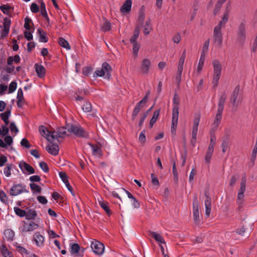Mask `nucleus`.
Here are the masks:
<instances>
[{
  "label": "nucleus",
  "mask_w": 257,
  "mask_h": 257,
  "mask_svg": "<svg viewBox=\"0 0 257 257\" xmlns=\"http://www.w3.org/2000/svg\"><path fill=\"white\" fill-rule=\"evenodd\" d=\"M57 134L55 135V131H53V133L51 135V138L56 139L59 143L61 141L59 140V138H64L66 136H68L69 134H67L66 130L69 133H71L76 136L87 139L89 138V134L80 125H74L73 124L68 123L65 126H60L57 128Z\"/></svg>",
  "instance_id": "f257e3e1"
},
{
  "label": "nucleus",
  "mask_w": 257,
  "mask_h": 257,
  "mask_svg": "<svg viewBox=\"0 0 257 257\" xmlns=\"http://www.w3.org/2000/svg\"><path fill=\"white\" fill-rule=\"evenodd\" d=\"M226 95L224 92L222 95H221L219 100L217 112L214 121V127L215 129H217V128L218 127L219 124L221 119L222 113L224 109V105L226 101Z\"/></svg>",
  "instance_id": "f03ea898"
},
{
  "label": "nucleus",
  "mask_w": 257,
  "mask_h": 257,
  "mask_svg": "<svg viewBox=\"0 0 257 257\" xmlns=\"http://www.w3.org/2000/svg\"><path fill=\"white\" fill-rule=\"evenodd\" d=\"M23 192H28L26 189V186L22 184L14 185L10 190V194L12 196H16Z\"/></svg>",
  "instance_id": "7ed1b4c3"
},
{
  "label": "nucleus",
  "mask_w": 257,
  "mask_h": 257,
  "mask_svg": "<svg viewBox=\"0 0 257 257\" xmlns=\"http://www.w3.org/2000/svg\"><path fill=\"white\" fill-rule=\"evenodd\" d=\"M91 247L94 253L97 255H101L104 250V244L96 240L92 241Z\"/></svg>",
  "instance_id": "20e7f679"
},
{
  "label": "nucleus",
  "mask_w": 257,
  "mask_h": 257,
  "mask_svg": "<svg viewBox=\"0 0 257 257\" xmlns=\"http://www.w3.org/2000/svg\"><path fill=\"white\" fill-rule=\"evenodd\" d=\"M38 227V224L33 221H24L23 225L21 228V231L22 232L32 231L37 229Z\"/></svg>",
  "instance_id": "39448f33"
},
{
  "label": "nucleus",
  "mask_w": 257,
  "mask_h": 257,
  "mask_svg": "<svg viewBox=\"0 0 257 257\" xmlns=\"http://www.w3.org/2000/svg\"><path fill=\"white\" fill-rule=\"evenodd\" d=\"M39 131L42 136L44 137L48 141L52 143L53 139L51 138V135L53 133V131H49L46 127L44 125H40Z\"/></svg>",
  "instance_id": "423d86ee"
},
{
  "label": "nucleus",
  "mask_w": 257,
  "mask_h": 257,
  "mask_svg": "<svg viewBox=\"0 0 257 257\" xmlns=\"http://www.w3.org/2000/svg\"><path fill=\"white\" fill-rule=\"evenodd\" d=\"M245 31V24L242 22L239 24L237 31L238 40L241 44L243 43L246 38Z\"/></svg>",
  "instance_id": "0eeeda50"
},
{
  "label": "nucleus",
  "mask_w": 257,
  "mask_h": 257,
  "mask_svg": "<svg viewBox=\"0 0 257 257\" xmlns=\"http://www.w3.org/2000/svg\"><path fill=\"white\" fill-rule=\"evenodd\" d=\"M33 241L38 247H42L44 246L45 238L39 232H36L34 234Z\"/></svg>",
  "instance_id": "6e6552de"
},
{
  "label": "nucleus",
  "mask_w": 257,
  "mask_h": 257,
  "mask_svg": "<svg viewBox=\"0 0 257 257\" xmlns=\"http://www.w3.org/2000/svg\"><path fill=\"white\" fill-rule=\"evenodd\" d=\"M222 34L221 31L214 30L213 31V40L217 46L220 48L222 45Z\"/></svg>",
  "instance_id": "1a4fd4ad"
},
{
  "label": "nucleus",
  "mask_w": 257,
  "mask_h": 257,
  "mask_svg": "<svg viewBox=\"0 0 257 257\" xmlns=\"http://www.w3.org/2000/svg\"><path fill=\"white\" fill-rule=\"evenodd\" d=\"M60 177L61 178L62 181L65 184L68 190L73 195H74L73 193V188L70 185L68 180V176L65 172H60L59 173Z\"/></svg>",
  "instance_id": "9d476101"
},
{
  "label": "nucleus",
  "mask_w": 257,
  "mask_h": 257,
  "mask_svg": "<svg viewBox=\"0 0 257 257\" xmlns=\"http://www.w3.org/2000/svg\"><path fill=\"white\" fill-rule=\"evenodd\" d=\"M176 110L174 113H172V124H171V133L175 135L176 128L177 127L179 114L176 113Z\"/></svg>",
  "instance_id": "9b49d317"
},
{
  "label": "nucleus",
  "mask_w": 257,
  "mask_h": 257,
  "mask_svg": "<svg viewBox=\"0 0 257 257\" xmlns=\"http://www.w3.org/2000/svg\"><path fill=\"white\" fill-rule=\"evenodd\" d=\"M151 66V62L148 59H144L142 62L140 69L143 74L148 73Z\"/></svg>",
  "instance_id": "f8f14e48"
},
{
  "label": "nucleus",
  "mask_w": 257,
  "mask_h": 257,
  "mask_svg": "<svg viewBox=\"0 0 257 257\" xmlns=\"http://www.w3.org/2000/svg\"><path fill=\"white\" fill-rule=\"evenodd\" d=\"M47 151L52 155L56 156L59 153V146L57 144L52 143V145H48L46 147Z\"/></svg>",
  "instance_id": "ddd939ff"
},
{
  "label": "nucleus",
  "mask_w": 257,
  "mask_h": 257,
  "mask_svg": "<svg viewBox=\"0 0 257 257\" xmlns=\"http://www.w3.org/2000/svg\"><path fill=\"white\" fill-rule=\"evenodd\" d=\"M132 4V0H126L120 7V12L122 13H129L131 11Z\"/></svg>",
  "instance_id": "4468645a"
},
{
  "label": "nucleus",
  "mask_w": 257,
  "mask_h": 257,
  "mask_svg": "<svg viewBox=\"0 0 257 257\" xmlns=\"http://www.w3.org/2000/svg\"><path fill=\"white\" fill-rule=\"evenodd\" d=\"M19 166L22 170L23 169V168H24V170L30 174L35 173V169L31 165L25 162H20Z\"/></svg>",
  "instance_id": "2eb2a0df"
},
{
  "label": "nucleus",
  "mask_w": 257,
  "mask_h": 257,
  "mask_svg": "<svg viewBox=\"0 0 257 257\" xmlns=\"http://www.w3.org/2000/svg\"><path fill=\"white\" fill-rule=\"evenodd\" d=\"M202 216L199 210H193V220L195 224L199 225L202 223Z\"/></svg>",
  "instance_id": "dca6fc26"
},
{
  "label": "nucleus",
  "mask_w": 257,
  "mask_h": 257,
  "mask_svg": "<svg viewBox=\"0 0 257 257\" xmlns=\"http://www.w3.org/2000/svg\"><path fill=\"white\" fill-rule=\"evenodd\" d=\"M240 90L239 85H237L233 91L231 97L230 98V101L232 103L233 106L236 105V100L237 97L238 95Z\"/></svg>",
  "instance_id": "f3484780"
},
{
  "label": "nucleus",
  "mask_w": 257,
  "mask_h": 257,
  "mask_svg": "<svg viewBox=\"0 0 257 257\" xmlns=\"http://www.w3.org/2000/svg\"><path fill=\"white\" fill-rule=\"evenodd\" d=\"M230 138L228 134H225L222 137V142L221 144L222 152L224 153L226 152L229 144Z\"/></svg>",
  "instance_id": "a211bd4d"
},
{
  "label": "nucleus",
  "mask_w": 257,
  "mask_h": 257,
  "mask_svg": "<svg viewBox=\"0 0 257 257\" xmlns=\"http://www.w3.org/2000/svg\"><path fill=\"white\" fill-rule=\"evenodd\" d=\"M145 8L144 6H142L139 10V16L138 18V24L143 26L145 17Z\"/></svg>",
  "instance_id": "6ab92c4d"
},
{
  "label": "nucleus",
  "mask_w": 257,
  "mask_h": 257,
  "mask_svg": "<svg viewBox=\"0 0 257 257\" xmlns=\"http://www.w3.org/2000/svg\"><path fill=\"white\" fill-rule=\"evenodd\" d=\"M17 98L18 99V107L19 108L22 107L24 104V102L25 101V100L23 95V92L22 88L19 89Z\"/></svg>",
  "instance_id": "aec40b11"
},
{
  "label": "nucleus",
  "mask_w": 257,
  "mask_h": 257,
  "mask_svg": "<svg viewBox=\"0 0 257 257\" xmlns=\"http://www.w3.org/2000/svg\"><path fill=\"white\" fill-rule=\"evenodd\" d=\"M101 69L104 72V73H106V77L108 79H110L111 76V72L112 71V68L110 65L106 62H104L102 64Z\"/></svg>",
  "instance_id": "412c9836"
},
{
  "label": "nucleus",
  "mask_w": 257,
  "mask_h": 257,
  "mask_svg": "<svg viewBox=\"0 0 257 257\" xmlns=\"http://www.w3.org/2000/svg\"><path fill=\"white\" fill-rule=\"evenodd\" d=\"M36 72L40 78L44 77L46 74V70L43 66L36 64L35 65Z\"/></svg>",
  "instance_id": "4be33fe9"
},
{
  "label": "nucleus",
  "mask_w": 257,
  "mask_h": 257,
  "mask_svg": "<svg viewBox=\"0 0 257 257\" xmlns=\"http://www.w3.org/2000/svg\"><path fill=\"white\" fill-rule=\"evenodd\" d=\"M212 65L214 68V73L221 74L222 70V65L220 62L216 59L213 60Z\"/></svg>",
  "instance_id": "5701e85b"
},
{
  "label": "nucleus",
  "mask_w": 257,
  "mask_h": 257,
  "mask_svg": "<svg viewBox=\"0 0 257 257\" xmlns=\"http://www.w3.org/2000/svg\"><path fill=\"white\" fill-rule=\"evenodd\" d=\"M173 102L174 107L173 108L172 113H174L176 109V112L177 111L176 113L179 114V104L180 103V98L176 93H175L174 95Z\"/></svg>",
  "instance_id": "b1692460"
},
{
  "label": "nucleus",
  "mask_w": 257,
  "mask_h": 257,
  "mask_svg": "<svg viewBox=\"0 0 257 257\" xmlns=\"http://www.w3.org/2000/svg\"><path fill=\"white\" fill-rule=\"evenodd\" d=\"M15 236V232L12 229H7L4 231V238L8 241H12Z\"/></svg>",
  "instance_id": "393cba45"
},
{
  "label": "nucleus",
  "mask_w": 257,
  "mask_h": 257,
  "mask_svg": "<svg viewBox=\"0 0 257 257\" xmlns=\"http://www.w3.org/2000/svg\"><path fill=\"white\" fill-rule=\"evenodd\" d=\"M149 232L150 236L154 238L156 241L160 243H166L164 239L162 237V236L160 234L156 232L151 231H150Z\"/></svg>",
  "instance_id": "a878e982"
},
{
  "label": "nucleus",
  "mask_w": 257,
  "mask_h": 257,
  "mask_svg": "<svg viewBox=\"0 0 257 257\" xmlns=\"http://www.w3.org/2000/svg\"><path fill=\"white\" fill-rule=\"evenodd\" d=\"M14 7H12L9 4L3 5L0 6V10L3 12L4 14H6L10 17H11L10 15L11 11H14Z\"/></svg>",
  "instance_id": "bb28decb"
},
{
  "label": "nucleus",
  "mask_w": 257,
  "mask_h": 257,
  "mask_svg": "<svg viewBox=\"0 0 257 257\" xmlns=\"http://www.w3.org/2000/svg\"><path fill=\"white\" fill-rule=\"evenodd\" d=\"M38 33L39 35V41L41 42L46 43L48 41V38L46 36V33L43 29L39 28L38 29Z\"/></svg>",
  "instance_id": "cd10ccee"
},
{
  "label": "nucleus",
  "mask_w": 257,
  "mask_h": 257,
  "mask_svg": "<svg viewBox=\"0 0 257 257\" xmlns=\"http://www.w3.org/2000/svg\"><path fill=\"white\" fill-rule=\"evenodd\" d=\"M119 193L120 195L121 196L123 201H125L126 195L128 198L132 199V200L135 198L130 192L126 190L124 188H121Z\"/></svg>",
  "instance_id": "c85d7f7f"
},
{
  "label": "nucleus",
  "mask_w": 257,
  "mask_h": 257,
  "mask_svg": "<svg viewBox=\"0 0 257 257\" xmlns=\"http://www.w3.org/2000/svg\"><path fill=\"white\" fill-rule=\"evenodd\" d=\"M144 106V105L139 102L137 103L136 106L134 108L132 113V119L134 120L139 113L141 109Z\"/></svg>",
  "instance_id": "c756f323"
},
{
  "label": "nucleus",
  "mask_w": 257,
  "mask_h": 257,
  "mask_svg": "<svg viewBox=\"0 0 257 257\" xmlns=\"http://www.w3.org/2000/svg\"><path fill=\"white\" fill-rule=\"evenodd\" d=\"M246 184H244V182L240 183V187L239 189V191L237 194V199L238 200H243L244 197V193L245 190Z\"/></svg>",
  "instance_id": "7c9ffc66"
},
{
  "label": "nucleus",
  "mask_w": 257,
  "mask_h": 257,
  "mask_svg": "<svg viewBox=\"0 0 257 257\" xmlns=\"http://www.w3.org/2000/svg\"><path fill=\"white\" fill-rule=\"evenodd\" d=\"M69 245H70V252L71 254L78 253L79 250L80 249V246L78 243H70Z\"/></svg>",
  "instance_id": "2f4dec72"
},
{
  "label": "nucleus",
  "mask_w": 257,
  "mask_h": 257,
  "mask_svg": "<svg viewBox=\"0 0 257 257\" xmlns=\"http://www.w3.org/2000/svg\"><path fill=\"white\" fill-rule=\"evenodd\" d=\"M160 114V109L156 110L154 111L153 115L149 123V127L152 128L154 124L156 122L157 118Z\"/></svg>",
  "instance_id": "473e14b6"
},
{
  "label": "nucleus",
  "mask_w": 257,
  "mask_h": 257,
  "mask_svg": "<svg viewBox=\"0 0 257 257\" xmlns=\"http://www.w3.org/2000/svg\"><path fill=\"white\" fill-rule=\"evenodd\" d=\"M37 213L35 210H26V215L25 217L28 220L34 219Z\"/></svg>",
  "instance_id": "72a5a7b5"
},
{
  "label": "nucleus",
  "mask_w": 257,
  "mask_h": 257,
  "mask_svg": "<svg viewBox=\"0 0 257 257\" xmlns=\"http://www.w3.org/2000/svg\"><path fill=\"white\" fill-rule=\"evenodd\" d=\"M58 43L61 47L67 50L70 49V46L68 42L63 38L59 37L58 38Z\"/></svg>",
  "instance_id": "f704fd0d"
},
{
  "label": "nucleus",
  "mask_w": 257,
  "mask_h": 257,
  "mask_svg": "<svg viewBox=\"0 0 257 257\" xmlns=\"http://www.w3.org/2000/svg\"><path fill=\"white\" fill-rule=\"evenodd\" d=\"M204 195L206 197V199L205 200V209H211V198L209 196V192L208 190L205 191Z\"/></svg>",
  "instance_id": "c9c22d12"
},
{
  "label": "nucleus",
  "mask_w": 257,
  "mask_h": 257,
  "mask_svg": "<svg viewBox=\"0 0 257 257\" xmlns=\"http://www.w3.org/2000/svg\"><path fill=\"white\" fill-rule=\"evenodd\" d=\"M0 251L3 257H8L12 253L4 244L0 246Z\"/></svg>",
  "instance_id": "e433bc0d"
},
{
  "label": "nucleus",
  "mask_w": 257,
  "mask_h": 257,
  "mask_svg": "<svg viewBox=\"0 0 257 257\" xmlns=\"http://www.w3.org/2000/svg\"><path fill=\"white\" fill-rule=\"evenodd\" d=\"M30 187L34 193H40L41 192L42 188L34 183H30Z\"/></svg>",
  "instance_id": "4c0bfd02"
},
{
  "label": "nucleus",
  "mask_w": 257,
  "mask_h": 257,
  "mask_svg": "<svg viewBox=\"0 0 257 257\" xmlns=\"http://www.w3.org/2000/svg\"><path fill=\"white\" fill-rule=\"evenodd\" d=\"M152 30V26H151V20L149 19V20L147 21L146 22L145 29L144 30V34L146 36L149 35Z\"/></svg>",
  "instance_id": "58836bf2"
},
{
  "label": "nucleus",
  "mask_w": 257,
  "mask_h": 257,
  "mask_svg": "<svg viewBox=\"0 0 257 257\" xmlns=\"http://www.w3.org/2000/svg\"><path fill=\"white\" fill-rule=\"evenodd\" d=\"M91 146L92 150L93 151V154H97L99 156H101L102 151L101 150L100 148L96 145H93L91 144H89Z\"/></svg>",
  "instance_id": "ea45409f"
},
{
  "label": "nucleus",
  "mask_w": 257,
  "mask_h": 257,
  "mask_svg": "<svg viewBox=\"0 0 257 257\" xmlns=\"http://www.w3.org/2000/svg\"><path fill=\"white\" fill-rule=\"evenodd\" d=\"M205 54H204V52L201 53L200 58L198 65L197 67V71L198 72H200L202 69L203 66L204 61H205Z\"/></svg>",
  "instance_id": "a19ab883"
},
{
  "label": "nucleus",
  "mask_w": 257,
  "mask_h": 257,
  "mask_svg": "<svg viewBox=\"0 0 257 257\" xmlns=\"http://www.w3.org/2000/svg\"><path fill=\"white\" fill-rule=\"evenodd\" d=\"M172 172L174 176V182L175 183V184H177L178 182V175L177 171V168L176 167V163L174 161H173Z\"/></svg>",
  "instance_id": "79ce46f5"
},
{
  "label": "nucleus",
  "mask_w": 257,
  "mask_h": 257,
  "mask_svg": "<svg viewBox=\"0 0 257 257\" xmlns=\"http://www.w3.org/2000/svg\"><path fill=\"white\" fill-rule=\"evenodd\" d=\"M104 23L102 27V29L103 31L106 32L109 31L111 29V26L110 23L107 20L106 18H103Z\"/></svg>",
  "instance_id": "37998d69"
},
{
  "label": "nucleus",
  "mask_w": 257,
  "mask_h": 257,
  "mask_svg": "<svg viewBox=\"0 0 257 257\" xmlns=\"http://www.w3.org/2000/svg\"><path fill=\"white\" fill-rule=\"evenodd\" d=\"M40 1L41 14L44 18L47 17V13L46 9L45 4L43 0Z\"/></svg>",
  "instance_id": "c03bdc74"
},
{
  "label": "nucleus",
  "mask_w": 257,
  "mask_h": 257,
  "mask_svg": "<svg viewBox=\"0 0 257 257\" xmlns=\"http://www.w3.org/2000/svg\"><path fill=\"white\" fill-rule=\"evenodd\" d=\"M12 165H13L12 164H7L6 165V167L4 169V174H5V175L7 177H9L11 175V171L12 169Z\"/></svg>",
  "instance_id": "a18cd8bd"
},
{
  "label": "nucleus",
  "mask_w": 257,
  "mask_h": 257,
  "mask_svg": "<svg viewBox=\"0 0 257 257\" xmlns=\"http://www.w3.org/2000/svg\"><path fill=\"white\" fill-rule=\"evenodd\" d=\"M92 70L93 68L90 66L85 67L82 69V73L84 76H88L89 75Z\"/></svg>",
  "instance_id": "49530a36"
},
{
  "label": "nucleus",
  "mask_w": 257,
  "mask_h": 257,
  "mask_svg": "<svg viewBox=\"0 0 257 257\" xmlns=\"http://www.w3.org/2000/svg\"><path fill=\"white\" fill-rule=\"evenodd\" d=\"M30 23H32V20L28 17L25 19V24L24 27L26 30L30 31L31 29L30 26Z\"/></svg>",
  "instance_id": "de8ad7c7"
},
{
  "label": "nucleus",
  "mask_w": 257,
  "mask_h": 257,
  "mask_svg": "<svg viewBox=\"0 0 257 257\" xmlns=\"http://www.w3.org/2000/svg\"><path fill=\"white\" fill-rule=\"evenodd\" d=\"M132 44L133 45V54L135 56H137L138 51L140 48V44L138 43V42L132 43Z\"/></svg>",
  "instance_id": "09e8293b"
},
{
  "label": "nucleus",
  "mask_w": 257,
  "mask_h": 257,
  "mask_svg": "<svg viewBox=\"0 0 257 257\" xmlns=\"http://www.w3.org/2000/svg\"><path fill=\"white\" fill-rule=\"evenodd\" d=\"M200 114L195 115V117L194 120L193 122V129H197L198 130V127L199 125V121H200Z\"/></svg>",
  "instance_id": "8fccbe9b"
},
{
  "label": "nucleus",
  "mask_w": 257,
  "mask_h": 257,
  "mask_svg": "<svg viewBox=\"0 0 257 257\" xmlns=\"http://www.w3.org/2000/svg\"><path fill=\"white\" fill-rule=\"evenodd\" d=\"M82 109L86 112H90L92 110L91 103L89 102H86L82 107Z\"/></svg>",
  "instance_id": "3c124183"
},
{
  "label": "nucleus",
  "mask_w": 257,
  "mask_h": 257,
  "mask_svg": "<svg viewBox=\"0 0 257 257\" xmlns=\"http://www.w3.org/2000/svg\"><path fill=\"white\" fill-rule=\"evenodd\" d=\"M17 83L15 81L12 82L9 87L8 93H12L14 92L17 88Z\"/></svg>",
  "instance_id": "603ef678"
},
{
  "label": "nucleus",
  "mask_w": 257,
  "mask_h": 257,
  "mask_svg": "<svg viewBox=\"0 0 257 257\" xmlns=\"http://www.w3.org/2000/svg\"><path fill=\"white\" fill-rule=\"evenodd\" d=\"M221 74H213V80L212 83L213 84L214 87H217L218 84V81L220 79Z\"/></svg>",
  "instance_id": "864d4df0"
},
{
  "label": "nucleus",
  "mask_w": 257,
  "mask_h": 257,
  "mask_svg": "<svg viewBox=\"0 0 257 257\" xmlns=\"http://www.w3.org/2000/svg\"><path fill=\"white\" fill-rule=\"evenodd\" d=\"M40 167L45 173H47L49 171V168L46 163L44 162H41L39 163Z\"/></svg>",
  "instance_id": "5fc2aeb1"
},
{
  "label": "nucleus",
  "mask_w": 257,
  "mask_h": 257,
  "mask_svg": "<svg viewBox=\"0 0 257 257\" xmlns=\"http://www.w3.org/2000/svg\"><path fill=\"white\" fill-rule=\"evenodd\" d=\"M21 145L27 149L30 148L31 146L28 140L26 138H24L22 140L21 142Z\"/></svg>",
  "instance_id": "6e6d98bb"
},
{
  "label": "nucleus",
  "mask_w": 257,
  "mask_h": 257,
  "mask_svg": "<svg viewBox=\"0 0 257 257\" xmlns=\"http://www.w3.org/2000/svg\"><path fill=\"white\" fill-rule=\"evenodd\" d=\"M2 130H0V135L2 137H6L9 133V128L7 126L2 125Z\"/></svg>",
  "instance_id": "4d7b16f0"
},
{
  "label": "nucleus",
  "mask_w": 257,
  "mask_h": 257,
  "mask_svg": "<svg viewBox=\"0 0 257 257\" xmlns=\"http://www.w3.org/2000/svg\"><path fill=\"white\" fill-rule=\"evenodd\" d=\"M5 144H7L8 146H10L13 144V138L10 136H7L4 138Z\"/></svg>",
  "instance_id": "13d9d810"
},
{
  "label": "nucleus",
  "mask_w": 257,
  "mask_h": 257,
  "mask_svg": "<svg viewBox=\"0 0 257 257\" xmlns=\"http://www.w3.org/2000/svg\"><path fill=\"white\" fill-rule=\"evenodd\" d=\"M257 154V140L256 141L255 146H254V148L252 150L251 156V161L253 162L256 158Z\"/></svg>",
  "instance_id": "bf43d9fd"
},
{
  "label": "nucleus",
  "mask_w": 257,
  "mask_h": 257,
  "mask_svg": "<svg viewBox=\"0 0 257 257\" xmlns=\"http://www.w3.org/2000/svg\"><path fill=\"white\" fill-rule=\"evenodd\" d=\"M10 115V110H6L5 112L0 114V117L3 120L9 119Z\"/></svg>",
  "instance_id": "052dcab7"
},
{
  "label": "nucleus",
  "mask_w": 257,
  "mask_h": 257,
  "mask_svg": "<svg viewBox=\"0 0 257 257\" xmlns=\"http://www.w3.org/2000/svg\"><path fill=\"white\" fill-rule=\"evenodd\" d=\"M16 248L19 252H20L21 254H28V250L24 247L18 245L16 246Z\"/></svg>",
  "instance_id": "680f3d73"
},
{
  "label": "nucleus",
  "mask_w": 257,
  "mask_h": 257,
  "mask_svg": "<svg viewBox=\"0 0 257 257\" xmlns=\"http://www.w3.org/2000/svg\"><path fill=\"white\" fill-rule=\"evenodd\" d=\"M213 152L207 151L205 156V161L206 163H210Z\"/></svg>",
  "instance_id": "e2e57ef3"
},
{
  "label": "nucleus",
  "mask_w": 257,
  "mask_h": 257,
  "mask_svg": "<svg viewBox=\"0 0 257 257\" xmlns=\"http://www.w3.org/2000/svg\"><path fill=\"white\" fill-rule=\"evenodd\" d=\"M33 31H25L24 32V37L28 41H31L33 39V35L32 33Z\"/></svg>",
  "instance_id": "0e129e2a"
},
{
  "label": "nucleus",
  "mask_w": 257,
  "mask_h": 257,
  "mask_svg": "<svg viewBox=\"0 0 257 257\" xmlns=\"http://www.w3.org/2000/svg\"><path fill=\"white\" fill-rule=\"evenodd\" d=\"M31 10L33 13H37L39 11V8L36 3H32L31 6Z\"/></svg>",
  "instance_id": "69168bd1"
},
{
  "label": "nucleus",
  "mask_w": 257,
  "mask_h": 257,
  "mask_svg": "<svg viewBox=\"0 0 257 257\" xmlns=\"http://www.w3.org/2000/svg\"><path fill=\"white\" fill-rule=\"evenodd\" d=\"M29 180L32 183L38 182L41 181V178L38 175H34L30 177Z\"/></svg>",
  "instance_id": "338daca9"
},
{
  "label": "nucleus",
  "mask_w": 257,
  "mask_h": 257,
  "mask_svg": "<svg viewBox=\"0 0 257 257\" xmlns=\"http://www.w3.org/2000/svg\"><path fill=\"white\" fill-rule=\"evenodd\" d=\"M104 72L103 71V70L101 69L100 70L97 69L94 74V77H102L104 76Z\"/></svg>",
  "instance_id": "774afa93"
}]
</instances>
